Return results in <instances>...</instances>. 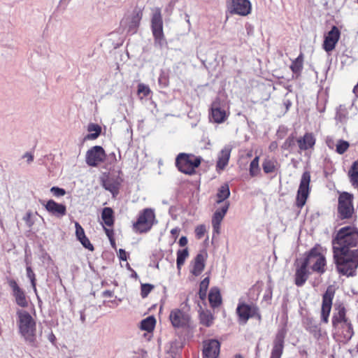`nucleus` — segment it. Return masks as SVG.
<instances>
[{"instance_id":"bb28decb","label":"nucleus","mask_w":358,"mask_h":358,"mask_svg":"<svg viewBox=\"0 0 358 358\" xmlns=\"http://www.w3.org/2000/svg\"><path fill=\"white\" fill-rule=\"evenodd\" d=\"M336 329H341L342 336L346 341H349L354 334L352 325L349 320L340 324Z\"/></svg>"},{"instance_id":"09e8293b","label":"nucleus","mask_w":358,"mask_h":358,"mask_svg":"<svg viewBox=\"0 0 358 358\" xmlns=\"http://www.w3.org/2000/svg\"><path fill=\"white\" fill-rule=\"evenodd\" d=\"M50 192L54 196L57 197L62 196L66 194L65 189L57 187H52L50 189Z\"/></svg>"},{"instance_id":"412c9836","label":"nucleus","mask_w":358,"mask_h":358,"mask_svg":"<svg viewBox=\"0 0 358 358\" xmlns=\"http://www.w3.org/2000/svg\"><path fill=\"white\" fill-rule=\"evenodd\" d=\"M45 208L50 214L61 217L66 215V208L62 203H58L54 200H49L45 205Z\"/></svg>"},{"instance_id":"aec40b11","label":"nucleus","mask_w":358,"mask_h":358,"mask_svg":"<svg viewBox=\"0 0 358 358\" xmlns=\"http://www.w3.org/2000/svg\"><path fill=\"white\" fill-rule=\"evenodd\" d=\"M220 344L215 339L204 342L203 355V358H216L220 353Z\"/></svg>"},{"instance_id":"2f4dec72","label":"nucleus","mask_w":358,"mask_h":358,"mask_svg":"<svg viewBox=\"0 0 358 358\" xmlns=\"http://www.w3.org/2000/svg\"><path fill=\"white\" fill-rule=\"evenodd\" d=\"M87 131L91 134H88L86 138L90 140H94L100 135L101 128L96 124L91 123L88 125Z\"/></svg>"},{"instance_id":"a878e982","label":"nucleus","mask_w":358,"mask_h":358,"mask_svg":"<svg viewBox=\"0 0 358 358\" xmlns=\"http://www.w3.org/2000/svg\"><path fill=\"white\" fill-rule=\"evenodd\" d=\"M205 261L206 256L203 254L199 253L196 255L194 258L193 268L191 271L193 275L198 276L201 273L205 267Z\"/></svg>"},{"instance_id":"79ce46f5","label":"nucleus","mask_w":358,"mask_h":358,"mask_svg":"<svg viewBox=\"0 0 358 358\" xmlns=\"http://www.w3.org/2000/svg\"><path fill=\"white\" fill-rule=\"evenodd\" d=\"M27 271V276L30 280L31 286L35 293L37 292L36 286V278L34 271H32L30 266H27L26 268Z\"/></svg>"},{"instance_id":"f257e3e1","label":"nucleus","mask_w":358,"mask_h":358,"mask_svg":"<svg viewBox=\"0 0 358 358\" xmlns=\"http://www.w3.org/2000/svg\"><path fill=\"white\" fill-rule=\"evenodd\" d=\"M332 244L338 271L347 276L355 275L358 267V229L351 225L341 228Z\"/></svg>"},{"instance_id":"423d86ee","label":"nucleus","mask_w":358,"mask_h":358,"mask_svg":"<svg viewBox=\"0 0 358 358\" xmlns=\"http://www.w3.org/2000/svg\"><path fill=\"white\" fill-rule=\"evenodd\" d=\"M155 219L154 210L145 208L139 213L137 221L134 224V228L139 233L148 232L152 228Z\"/></svg>"},{"instance_id":"4be33fe9","label":"nucleus","mask_w":358,"mask_h":358,"mask_svg":"<svg viewBox=\"0 0 358 358\" xmlns=\"http://www.w3.org/2000/svg\"><path fill=\"white\" fill-rule=\"evenodd\" d=\"M309 275L308 266L303 262L301 264L297 266L295 273V284L298 287L302 286L307 280Z\"/></svg>"},{"instance_id":"f3484780","label":"nucleus","mask_w":358,"mask_h":358,"mask_svg":"<svg viewBox=\"0 0 358 358\" xmlns=\"http://www.w3.org/2000/svg\"><path fill=\"white\" fill-rule=\"evenodd\" d=\"M169 319L172 325L176 328L186 327L189 322V315L180 309L171 310Z\"/></svg>"},{"instance_id":"5701e85b","label":"nucleus","mask_w":358,"mask_h":358,"mask_svg":"<svg viewBox=\"0 0 358 358\" xmlns=\"http://www.w3.org/2000/svg\"><path fill=\"white\" fill-rule=\"evenodd\" d=\"M336 313H334L332 317V325L336 329L339 324L346 322L348 319L346 317V310L343 305H339L336 308Z\"/></svg>"},{"instance_id":"338daca9","label":"nucleus","mask_w":358,"mask_h":358,"mask_svg":"<svg viewBox=\"0 0 358 358\" xmlns=\"http://www.w3.org/2000/svg\"><path fill=\"white\" fill-rule=\"evenodd\" d=\"M35 294H37V292H36V293H35ZM36 297H37V298H39V296H38V295H36Z\"/></svg>"},{"instance_id":"72a5a7b5","label":"nucleus","mask_w":358,"mask_h":358,"mask_svg":"<svg viewBox=\"0 0 358 358\" xmlns=\"http://www.w3.org/2000/svg\"><path fill=\"white\" fill-rule=\"evenodd\" d=\"M277 162L275 159H265L262 164V168L266 173H271L275 171Z\"/></svg>"},{"instance_id":"39448f33","label":"nucleus","mask_w":358,"mask_h":358,"mask_svg":"<svg viewBox=\"0 0 358 358\" xmlns=\"http://www.w3.org/2000/svg\"><path fill=\"white\" fill-rule=\"evenodd\" d=\"M302 262L315 272L324 273L325 271L326 259L317 248L311 249Z\"/></svg>"},{"instance_id":"e2e57ef3","label":"nucleus","mask_w":358,"mask_h":358,"mask_svg":"<svg viewBox=\"0 0 358 358\" xmlns=\"http://www.w3.org/2000/svg\"><path fill=\"white\" fill-rule=\"evenodd\" d=\"M50 341L51 342H53L54 339H55V336L53 334H51L50 338H49Z\"/></svg>"},{"instance_id":"1a4fd4ad","label":"nucleus","mask_w":358,"mask_h":358,"mask_svg":"<svg viewBox=\"0 0 358 358\" xmlns=\"http://www.w3.org/2000/svg\"><path fill=\"white\" fill-rule=\"evenodd\" d=\"M239 320L241 323L245 324L250 317L261 319L258 308L254 304L239 303L236 308Z\"/></svg>"},{"instance_id":"dca6fc26","label":"nucleus","mask_w":358,"mask_h":358,"mask_svg":"<svg viewBox=\"0 0 358 358\" xmlns=\"http://www.w3.org/2000/svg\"><path fill=\"white\" fill-rule=\"evenodd\" d=\"M210 117L216 123H222L224 122L227 117L224 108L221 106V102L219 98L215 99L211 104Z\"/></svg>"},{"instance_id":"864d4df0","label":"nucleus","mask_w":358,"mask_h":358,"mask_svg":"<svg viewBox=\"0 0 358 358\" xmlns=\"http://www.w3.org/2000/svg\"><path fill=\"white\" fill-rule=\"evenodd\" d=\"M23 158L27 159V162L29 164L34 160V155L31 153L26 152L23 155Z\"/></svg>"},{"instance_id":"5fc2aeb1","label":"nucleus","mask_w":358,"mask_h":358,"mask_svg":"<svg viewBox=\"0 0 358 358\" xmlns=\"http://www.w3.org/2000/svg\"><path fill=\"white\" fill-rule=\"evenodd\" d=\"M178 243H179L180 246H181V247L185 246L187 244V238L185 236H182L179 239Z\"/></svg>"},{"instance_id":"ea45409f","label":"nucleus","mask_w":358,"mask_h":358,"mask_svg":"<svg viewBox=\"0 0 358 358\" xmlns=\"http://www.w3.org/2000/svg\"><path fill=\"white\" fill-rule=\"evenodd\" d=\"M295 136L294 135H291L287 137V138L285 141V142L281 145V149L284 150H291L295 145Z\"/></svg>"},{"instance_id":"052dcab7","label":"nucleus","mask_w":358,"mask_h":358,"mask_svg":"<svg viewBox=\"0 0 358 358\" xmlns=\"http://www.w3.org/2000/svg\"><path fill=\"white\" fill-rule=\"evenodd\" d=\"M178 232H179V230L177 228L172 229L171 231V233L173 235H178Z\"/></svg>"},{"instance_id":"7ed1b4c3","label":"nucleus","mask_w":358,"mask_h":358,"mask_svg":"<svg viewBox=\"0 0 358 358\" xmlns=\"http://www.w3.org/2000/svg\"><path fill=\"white\" fill-rule=\"evenodd\" d=\"M201 157L192 154L180 153L176 159V165L178 170L185 174L192 175L195 169L199 167Z\"/></svg>"},{"instance_id":"c756f323","label":"nucleus","mask_w":358,"mask_h":358,"mask_svg":"<svg viewBox=\"0 0 358 358\" xmlns=\"http://www.w3.org/2000/svg\"><path fill=\"white\" fill-rule=\"evenodd\" d=\"M303 55L302 54H300L299 57L292 62L290 66V69L296 77H298L300 75L303 69Z\"/></svg>"},{"instance_id":"6e6d98bb","label":"nucleus","mask_w":358,"mask_h":358,"mask_svg":"<svg viewBox=\"0 0 358 358\" xmlns=\"http://www.w3.org/2000/svg\"><path fill=\"white\" fill-rule=\"evenodd\" d=\"M102 296L104 297H113V292L110 290H106L103 292Z\"/></svg>"},{"instance_id":"680f3d73","label":"nucleus","mask_w":358,"mask_h":358,"mask_svg":"<svg viewBox=\"0 0 358 358\" xmlns=\"http://www.w3.org/2000/svg\"><path fill=\"white\" fill-rule=\"evenodd\" d=\"M353 92L357 96H358V83L355 86L353 89Z\"/></svg>"},{"instance_id":"3c124183","label":"nucleus","mask_w":358,"mask_h":358,"mask_svg":"<svg viewBox=\"0 0 358 358\" xmlns=\"http://www.w3.org/2000/svg\"><path fill=\"white\" fill-rule=\"evenodd\" d=\"M118 257L121 260L126 261L127 257L125 250L123 249H120L118 252Z\"/></svg>"},{"instance_id":"20e7f679","label":"nucleus","mask_w":358,"mask_h":358,"mask_svg":"<svg viewBox=\"0 0 358 358\" xmlns=\"http://www.w3.org/2000/svg\"><path fill=\"white\" fill-rule=\"evenodd\" d=\"M151 27L155 45L162 47L166 44V40L163 32V20L161 9L159 8H155L153 10Z\"/></svg>"},{"instance_id":"2eb2a0df","label":"nucleus","mask_w":358,"mask_h":358,"mask_svg":"<svg viewBox=\"0 0 358 358\" xmlns=\"http://www.w3.org/2000/svg\"><path fill=\"white\" fill-rule=\"evenodd\" d=\"M340 36L341 31L336 26H333L331 29L324 37L323 43L324 50L327 52L332 51L335 48L340 38Z\"/></svg>"},{"instance_id":"bf43d9fd","label":"nucleus","mask_w":358,"mask_h":358,"mask_svg":"<svg viewBox=\"0 0 358 358\" xmlns=\"http://www.w3.org/2000/svg\"><path fill=\"white\" fill-rule=\"evenodd\" d=\"M308 329H309V331L313 333L319 331V327H317V325L311 326V327H308Z\"/></svg>"},{"instance_id":"603ef678","label":"nucleus","mask_w":358,"mask_h":358,"mask_svg":"<svg viewBox=\"0 0 358 358\" xmlns=\"http://www.w3.org/2000/svg\"><path fill=\"white\" fill-rule=\"evenodd\" d=\"M278 145L276 141H273L268 146V150L271 152H275L278 149Z\"/></svg>"},{"instance_id":"4468645a","label":"nucleus","mask_w":358,"mask_h":358,"mask_svg":"<svg viewBox=\"0 0 358 358\" xmlns=\"http://www.w3.org/2000/svg\"><path fill=\"white\" fill-rule=\"evenodd\" d=\"M106 154L103 148L96 145L92 147L86 153V163L90 166H96L99 163L103 162Z\"/></svg>"},{"instance_id":"69168bd1","label":"nucleus","mask_w":358,"mask_h":358,"mask_svg":"<svg viewBox=\"0 0 358 358\" xmlns=\"http://www.w3.org/2000/svg\"><path fill=\"white\" fill-rule=\"evenodd\" d=\"M35 294H37V292H36V293H35ZM36 297H37V298H39V296H38V295H36Z\"/></svg>"},{"instance_id":"6e6552de","label":"nucleus","mask_w":358,"mask_h":358,"mask_svg":"<svg viewBox=\"0 0 358 358\" xmlns=\"http://www.w3.org/2000/svg\"><path fill=\"white\" fill-rule=\"evenodd\" d=\"M310 182V174L308 171H305L302 174L296 195V204L299 208H301L306 202L309 194Z\"/></svg>"},{"instance_id":"49530a36","label":"nucleus","mask_w":358,"mask_h":358,"mask_svg":"<svg viewBox=\"0 0 358 358\" xmlns=\"http://www.w3.org/2000/svg\"><path fill=\"white\" fill-rule=\"evenodd\" d=\"M75 227H76V236L77 239H80L81 238H84L85 236V231L83 228L81 227V225L78 222H75Z\"/></svg>"},{"instance_id":"f8f14e48","label":"nucleus","mask_w":358,"mask_h":358,"mask_svg":"<svg viewBox=\"0 0 358 358\" xmlns=\"http://www.w3.org/2000/svg\"><path fill=\"white\" fill-rule=\"evenodd\" d=\"M141 18L142 13L140 10H134L131 15L122 20L120 25L128 34H134L137 31Z\"/></svg>"},{"instance_id":"37998d69","label":"nucleus","mask_w":358,"mask_h":358,"mask_svg":"<svg viewBox=\"0 0 358 358\" xmlns=\"http://www.w3.org/2000/svg\"><path fill=\"white\" fill-rule=\"evenodd\" d=\"M151 92L150 87L148 85H146L143 83H140L138 85V94H143V96H147Z\"/></svg>"},{"instance_id":"c03bdc74","label":"nucleus","mask_w":358,"mask_h":358,"mask_svg":"<svg viewBox=\"0 0 358 358\" xmlns=\"http://www.w3.org/2000/svg\"><path fill=\"white\" fill-rule=\"evenodd\" d=\"M154 288V286L150 284H142L141 289V295L142 298H145L150 293Z\"/></svg>"},{"instance_id":"c85d7f7f","label":"nucleus","mask_w":358,"mask_h":358,"mask_svg":"<svg viewBox=\"0 0 358 358\" xmlns=\"http://www.w3.org/2000/svg\"><path fill=\"white\" fill-rule=\"evenodd\" d=\"M101 219L105 225L112 227L114 224L113 210L112 208H104L101 213Z\"/></svg>"},{"instance_id":"9b49d317","label":"nucleus","mask_w":358,"mask_h":358,"mask_svg":"<svg viewBox=\"0 0 358 358\" xmlns=\"http://www.w3.org/2000/svg\"><path fill=\"white\" fill-rule=\"evenodd\" d=\"M286 334L287 331L285 329L281 328L278 330L271 344L269 358H281L284 351Z\"/></svg>"},{"instance_id":"6ab92c4d","label":"nucleus","mask_w":358,"mask_h":358,"mask_svg":"<svg viewBox=\"0 0 358 358\" xmlns=\"http://www.w3.org/2000/svg\"><path fill=\"white\" fill-rule=\"evenodd\" d=\"M229 207V203L225 202L224 204L220 208L215 210L212 218V226L213 229V233L217 234H220V224L226 215Z\"/></svg>"},{"instance_id":"de8ad7c7","label":"nucleus","mask_w":358,"mask_h":358,"mask_svg":"<svg viewBox=\"0 0 358 358\" xmlns=\"http://www.w3.org/2000/svg\"><path fill=\"white\" fill-rule=\"evenodd\" d=\"M78 241L80 242V243L85 248H87L90 251L94 250L93 245L90 243V240L86 236L84 238L78 239Z\"/></svg>"},{"instance_id":"a211bd4d","label":"nucleus","mask_w":358,"mask_h":358,"mask_svg":"<svg viewBox=\"0 0 358 358\" xmlns=\"http://www.w3.org/2000/svg\"><path fill=\"white\" fill-rule=\"evenodd\" d=\"M8 285L12 289L13 295L15 297L16 303L22 308L28 306V301L27 299L24 292L18 286L16 281L10 280Z\"/></svg>"},{"instance_id":"a18cd8bd","label":"nucleus","mask_w":358,"mask_h":358,"mask_svg":"<svg viewBox=\"0 0 358 358\" xmlns=\"http://www.w3.org/2000/svg\"><path fill=\"white\" fill-rule=\"evenodd\" d=\"M206 232V227L204 224L199 225L195 229L196 236L198 239L202 238Z\"/></svg>"},{"instance_id":"a19ab883","label":"nucleus","mask_w":358,"mask_h":358,"mask_svg":"<svg viewBox=\"0 0 358 358\" xmlns=\"http://www.w3.org/2000/svg\"><path fill=\"white\" fill-rule=\"evenodd\" d=\"M349 146H350V144L348 141H343V140H339L336 145V151L338 154L342 155L345 152H346V150L348 149Z\"/></svg>"},{"instance_id":"e433bc0d","label":"nucleus","mask_w":358,"mask_h":358,"mask_svg":"<svg viewBox=\"0 0 358 358\" xmlns=\"http://www.w3.org/2000/svg\"><path fill=\"white\" fill-rule=\"evenodd\" d=\"M259 160V157H255L250 164V175L252 177L257 176L260 173Z\"/></svg>"},{"instance_id":"0e129e2a","label":"nucleus","mask_w":358,"mask_h":358,"mask_svg":"<svg viewBox=\"0 0 358 358\" xmlns=\"http://www.w3.org/2000/svg\"><path fill=\"white\" fill-rule=\"evenodd\" d=\"M234 358H243V357L240 355H236Z\"/></svg>"},{"instance_id":"7c9ffc66","label":"nucleus","mask_w":358,"mask_h":358,"mask_svg":"<svg viewBox=\"0 0 358 358\" xmlns=\"http://www.w3.org/2000/svg\"><path fill=\"white\" fill-rule=\"evenodd\" d=\"M230 195V190L227 184L222 185L217 191V203H220L227 199Z\"/></svg>"},{"instance_id":"f03ea898","label":"nucleus","mask_w":358,"mask_h":358,"mask_svg":"<svg viewBox=\"0 0 358 358\" xmlns=\"http://www.w3.org/2000/svg\"><path fill=\"white\" fill-rule=\"evenodd\" d=\"M17 324L22 336L27 341L33 343L35 341L36 322L31 315L22 309L17 310Z\"/></svg>"},{"instance_id":"13d9d810","label":"nucleus","mask_w":358,"mask_h":358,"mask_svg":"<svg viewBox=\"0 0 358 358\" xmlns=\"http://www.w3.org/2000/svg\"><path fill=\"white\" fill-rule=\"evenodd\" d=\"M103 229L105 230V232L106 234V235L108 236V238L111 240V236L113 234V231L110 230V229H108L107 228H106L105 227H103Z\"/></svg>"},{"instance_id":"4c0bfd02","label":"nucleus","mask_w":358,"mask_h":358,"mask_svg":"<svg viewBox=\"0 0 358 358\" xmlns=\"http://www.w3.org/2000/svg\"><path fill=\"white\" fill-rule=\"evenodd\" d=\"M210 279L208 277L205 278L200 283L199 285V296L201 299H204L206 296L207 289L209 285Z\"/></svg>"},{"instance_id":"f704fd0d","label":"nucleus","mask_w":358,"mask_h":358,"mask_svg":"<svg viewBox=\"0 0 358 358\" xmlns=\"http://www.w3.org/2000/svg\"><path fill=\"white\" fill-rule=\"evenodd\" d=\"M103 187L109 191L113 196L118 194V184L111 180H106L103 182Z\"/></svg>"},{"instance_id":"9d476101","label":"nucleus","mask_w":358,"mask_h":358,"mask_svg":"<svg viewBox=\"0 0 358 358\" xmlns=\"http://www.w3.org/2000/svg\"><path fill=\"white\" fill-rule=\"evenodd\" d=\"M227 8L231 14L247 16L251 13L252 5L249 0H228Z\"/></svg>"},{"instance_id":"473e14b6","label":"nucleus","mask_w":358,"mask_h":358,"mask_svg":"<svg viewBox=\"0 0 358 358\" xmlns=\"http://www.w3.org/2000/svg\"><path fill=\"white\" fill-rule=\"evenodd\" d=\"M155 319L152 316L148 317L141 322V329L148 332L152 331L155 325Z\"/></svg>"},{"instance_id":"ddd939ff","label":"nucleus","mask_w":358,"mask_h":358,"mask_svg":"<svg viewBox=\"0 0 358 358\" xmlns=\"http://www.w3.org/2000/svg\"><path fill=\"white\" fill-rule=\"evenodd\" d=\"M334 296V290L331 287H328L322 296L321 309V320L324 323L329 322V317L331 310L332 301Z\"/></svg>"},{"instance_id":"c9c22d12","label":"nucleus","mask_w":358,"mask_h":358,"mask_svg":"<svg viewBox=\"0 0 358 358\" xmlns=\"http://www.w3.org/2000/svg\"><path fill=\"white\" fill-rule=\"evenodd\" d=\"M188 256L189 252L187 248L178 250L176 264L178 270L181 268V266L184 264L185 261Z\"/></svg>"},{"instance_id":"0eeeda50","label":"nucleus","mask_w":358,"mask_h":358,"mask_svg":"<svg viewBox=\"0 0 358 358\" xmlns=\"http://www.w3.org/2000/svg\"><path fill=\"white\" fill-rule=\"evenodd\" d=\"M353 196L348 192H343L338 197V213L341 219L350 218L354 213L352 204Z\"/></svg>"},{"instance_id":"cd10ccee","label":"nucleus","mask_w":358,"mask_h":358,"mask_svg":"<svg viewBox=\"0 0 358 358\" xmlns=\"http://www.w3.org/2000/svg\"><path fill=\"white\" fill-rule=\"evenodd\" d=\"M208 300L213 307H217L221 304V295L217 287L211 288L208 294Z\"/></svg>"},{"instance_id":"393cba45","label":"nucleus","mask_w":358,"mask_h":358,"mask_svg":"<svg viewBox=\"0 0 358 358\" xmlns=\"http://www.w3.org/2000/svg\"><path fill=\"white\" fill-rule=\"evenodd\" d=\"M231 150L229 146H226L220 152L217 162V169L223 170L228 164Z\"/></svg>"},{"instance_id":"58836bf2","label":"nucleus","mask_w":358,"mask_h":358,"mask_svg":"<svg viewBox=\"0 0 358 358\" xmlns=\"http://www.w3.org/2000/svg\"><path fill=\"white\" fill-rule=\"evenodd\" d=\"M201 323L206 327H210L213 324V317L208 312H202L200 314Z\"/></svg>"},{"instance_id":"b1692460","label":"nucleus","mask_w":358,"mask_h":358,"mask_svg":"<svg viewBox=\"0 0 358 358\" xmlns=\"http://www.w3.org/2000/svg\"><path fill=\"white\" fill-rule=\"evenodd\" d=\"M296 141L300 150H306L314 146L315 138L311 133H306L303 137L297 139Z\"/></svg>"},{"instance_id":"8fccbe9b","label":"nucleus","mask_w":358,"mask_h":358,"mask_svg":"<svg viewBox=\"0 0 358 358\" xmlns=\"http://www.w3.org/2000/svg\"><path fill=\"white\" fill-rule=\"evenodd\" d=\"M336 119L338 120L341 122L343 121L345 119V112L343 111L341 106H340L339 108L337 109Z\"/></svg>"},{"instance_id":"4d7b16f0","label":"nucleus","mask_w":358,"mask_h":358,"mask_svg":"<svg viewBox=\"0 0 358 358\" xmlns=\"http://www.w3.org/2000/svg\"><path fill=\"white\" fill-rule=\"evenodd\" d=\"M327 146L329 148H334V141L331 139V138H328L327 139Z\"/></svg>"}]
</instances>
